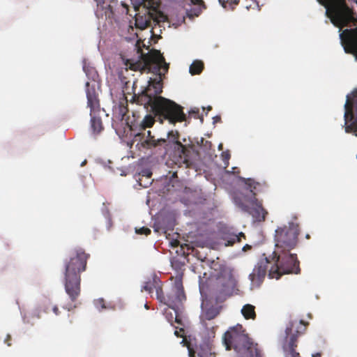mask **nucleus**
Returning <instances> with one entry per match:
<instances>
[{
	"mask_svg": "<svg viewBox=\"0 0 357 357\" xmlns=\"http://www.w3.org/2000/svg\"><path fill=\"white\" fill-rule=\"evenodd\" d=\"M162 78H150L147 86L138 94H134L132 102L143 105L151 111L160 123L167 120L169 123L185 121L186 116L183 107L169 99L160 96L162 93Z\"/></svg>",
	"mask_w": 357,
	"mask_h": 357,
	"instance_id": "f257e3e1",
	"label": "nucleus"
},
{
	"mask_svg": "<svg viewBox=\"0 0 357 357\" xmlns=\"http://www.w3.org/2000/svg\"><path fill=\"white\" fill-rule=\"evenodd\" d=\"M89 257L84 249L77 248L64 262V288L72 302L76 301L81 294V273L86 271Z\"/></svg>",
	"mask_w": 357,
	"mask_h": 357,
	"instance_id": "f03ea898",
	"label": "nucleus"
},
{
	"mask_svg": "<svg viewBox=\"0 0 357 357\" xmlns=\"http://www.w3.org/2000/svg\"><path fill=\"white\" fill-rule=\"evenodd\" d=\"M227 350L233 349L238 357H262L258 344L254 343L240 324L231 327L223 336Z\"/></svg>",
	"mask_w": 357,
	"mask_h": 357,
	"instance_id": "7ed1b4c3",
	"label": "nucleus"
},
{
	"mask_svg": "<svg viewBox=\"0 0 357 357\" xmlns=\"http://www.w3.org/2000/svg\"><path fill=\"white\" fill-rule=\"evenodd\" d=\"M241 181L246 185V189L251 192V196H244L243 199H236V203L242 211L249 213L253 218L258 222L264 221L268 214L266 210L262 206V203L256 198L259 192H263L266 188V182L259 183L252 178H241Z\"/></svg>",
	"mask_w": 357,
	"mask_h": 357,
	"instance_id": "20e7f679",
	"label": "nucleus"
},
{
	"mask_svg": "<svg viewBox=\"0 0 357 357\" xmlns=\"http://www.w3.org/2000/svg\"><path fill=\"white\" fill-rule=\"evenodd\" d=\"M126 65L134 71H147L158 76L159 79L165 76L169 70V63L165 62L164 56L159 50H153L148 54H142V60L133 61L128 60Z\"/></svg>",
	"mask_w": 357,
	"mask_h": 357,
	"instance_id": "39448f33",
	"label": "nucleus"
},
{
	"mask_svg": "<svg viewBox=\"0 0 357 357\" xmlns=\"http://www.w3.org/2000/svg\"><path fill=\"white\" fill-rule=\"evenodd\" d=\"M272 257V264L269 269L270 278L279 279L282 275L300 273L299 261L296 254L291 251H284L279 253L274 250Z\"/></svg>",
	"mask_w": 357,
	"mask_h": 357,
	"instance_id": "423d86ee",
	"label": "nucleus"
},
{
	"mask_svg": "<svg viewBox=\"0 0 357 357\" xmlns=\"http://www.w3.org/2000/svg\"><path fill=\"white\" fill-rule=\"evenodd\" d=\"M326 8V14L332 23L340 28L346 26L353 20V12L346 0H317Z\"/></svg>",
	"mask_w": 357,
	"mask_h": 357,
	"instance_id": "0eeeda50",
	"label": "nucleus"
},
{
	"mask_svg": "<svg viewBox=\"0 0 357 357\" xmlns=\"http://www.w3.org/2000/svg\"><path fill=\"white\" fill-rule=\"evenodd\" d=\"M299 233V225L296 222H291L288 225L278 227L275 230L274 236L275 250L282 253L294 249L298 243Z\"/></svg>",
	"mask_w": 357,
	"mask_h": 357,
	"instance_id": "6e6552de",
	"label": "nucleus"
},
{
	"mask_svg": "<svg viewBox=\"0 0 357 357\" xmlns=\"http://www.w3.org/2000/svg\"><path fill=\"white\" fill-rule=\"evenodd\" d=\"M344 108V130L357 136V89L347 95Z\"/></svg>",
	"mask_w": 357,
	"mask_h": 357,
	"instance_id": "1a4fd4ad",
	"label": "nucleus"
},
{
	"mask_svg": "<svg viewBox=\"0 0 357 357\" xmlns=\"http://www.w3.org/2000/svg\"><path fill=\"white\" fill-rule=\"evenodd\" d=\"M86 93L87 98V105L91 109V126L94 133L98 134L103 130L102 120L96 117L95 113L100 108L98 95L94 84L91 85L89 82L86 83Z\"/></svg>",
	"mask_w": 357,
	"mask_h": 357,
	"instance_id": "9d476101",
	"label": "nucleus"
},
{
	"mask_svg": "<svg viewBox=\"0 0 357 357\" xmlns=\"http://www.w3.org/2000/svg\"><path fill=\"white\" fill-rule=\"evenodd\" d=\"M236 288V280L231 274L218 277L213 294L217 303H222L231 296Z\"/></svg>",
	"mask_w": 357,
	"mask_h": 357,
	"instance_id": "9b49d317",
	"label": "nucleus"
},
{
	"mask_svg": "<svg viewBox=\"0 0 357 357\" xmlns=\"http://www.w3.org/2000/svg\"><path fill=\"white\" fill-rule=\"evenodd\" d=\"M185 300L186 296L182 279L181 278H177L174 281L171 292L167 295L165 305L176 310V308ZM175 312H176V311Z\"/></svg>",
	"mask_w": 357,
	"mask_h": 357,
	"instance_id": "f8f14e48",
	"label": "nucleus"
},
{
	"mask_svg": "<svg viewBox=\"0 0 357 357\" xmlns=\"http://www.w3.org/2000/svg\"><path fill=\"white\" fill-rule=\"evenodd\" d=\"M272 264V258L264 257L259 260L252 272L250 274V279L253 283L260 284L264 280L267 273L269 274V269Z\"/></svg>",
	"mask_w": 357,
	"mask_h": 357,
	"instance_id": "ddd939ff",
	"label": "nucleus"
},
{
	"mask_svg": "<svg viewBox=\"0 0 357 357\" xmlns=\"http://www.w3.org/2000/svg\"><path fill=\"white\" fill-rule=\"evenodd\" d=\"M340 36H344L345 52L353 54L357 61V27L346 29Z\"/></svg>",
	"mask_w": 357,
	"mask_h": 357,
	"instance_id": "4468645a",
	"label": "nucleus"
},
{
	"mask_svg": "<svg viewBox=\"0 0 357 357\" xmlns=\"http://www.w3.org/2000/svg\"><path fill=\"white\" fill-rule=\"evenodd\" d=\"M191 3L197 6L198 7L196 8L190 9L188 12V15L189 17H197L200 15L202 11L206 8V6L204 4V2L203 0H190Z\"/></svg>",
	"mask_w": 357,
	"mask_h": 357,
	"instance_id": "2eb2a0df",
	"label": "nucleus"
},
{
	"mask_svg": "<svg viewBox=\"0 0 357 357\" xmlns=\"http://www.w3.org/2000/svg\"><path fill=\"white\" fill-rule=\"evenodd\" d=\"M241 314L245 319L255 320L257 317L255 307L251 304H245L241 309Z\"/></svg>",
	"mask_w": 357,
	"mask_h": 357,
	"instance_id": "dca6fc26",
	"label": "nucleus"
},
{
	"mask_svg": "<svg viewBox=\"0 0 357 357\" xmlns=\"http://www.w3.org/2000/svg\"><path fill=\"white\" fill-rule=\"evenodd\" d=\"M147 134H148L147 139H145L142 142V146L144 147H146V148L155 147L158 145H160L162 143H165L166 142V140L165 139H160L155 140L154 139V137L151 136V131H148Z\"/></svg>",
	"mask_w": 357,
	"mask_h": 357,
	"instance_id": "f3484780",
	"label": "nucleus"
},
{
	"mask_svg": "<svg viewBox=\"0 0 357 357\" xmlns=\"http://www.w3.org/2000/svg\"><path fill=\"white\" fill-rule=\"evenodd\" d=\"M197 354L199 357H215V353L211 352L207 344L201 345L197 348Z\"/></svg>",
	"mask_w": 357,
	"mask_h": 357,
	"instance_id": "a211bd4d",
	"label": "nucleus"
},
{
	"mask_svg": "<svg viewBox=\"0 0 357 357\" xmlns=\"http://www.w3.org/2000/svg\"><path fill=\"white\" fill-rule=\"evenodd\" d=\"M204 69V63L202 61L196 60L190 66V73L192 75H199Z\"/></svg>",
	"mask_w": 357,
	"mask_h": 357,
	"instance_id": "6ab92c4d",
	"label": "nucleus"
},
{
	"mask_svg": "<svg viewBox=\"0 0 357 357\" xmlns=\"http://www.w3.org/2000/svg\"><path fill=\"white\" fill-rule=\"evenodd\" d=\"M155 118H156L155 116H153L151 114H146L140 122V128L144 130L147 128L152 127L155 123Z\"/></svg>",
	"mask_w": 357,
	"mask_h": 357,
	"instance_id": "aec40b11",
	"label": "nucleus"
},
{
	"mask_svg": "<svg viewBox=\"0 0 357 357\" xmlns=\"http://www.w3.org/2000/svg\"><path fill=\"white\" fill-rule=\"evenodd\" d=\"M158 282H161V281L157 278H154L153 280L146 282L143 286L142 291L144 290L149 294H151L153 291L156 289Z\"/></svg>",
	"mask_w": 357,
	"mask_h": 357,
	"instance_id": "412c9836",
	"label": "nucleus"
},
{
	"mask_svg": "<svg viewBox=\"0 0 357 357\" xmlns=\"http://www.w3.org/2000/svg\"><path fill=\"white\" fill-rule=\"evenodd\" d=\"M218 1L225 9L228 10H234L239 2L238 0H218Z\"/></svg>",
	"mask_w": 357,
	"mask_h": 357,
	"instance_id": "4be33fe9",
	"label": "nucleus"
},
{
	"mask_svg": "<svg viewBox=\"0 0 357 357\" xmlns=\"http://www.w3.org/2000/svg\"><path fill=\"white\" fill-rule=\"evenodd\" d=\"M219 314V311L215 307L207 309L203 314L202 317L206 320H211L215 318Z\"/></svg>",
	"mask_w": 357,
	"mask_h": 357,
	"instance_id": "5701e85b",
	"label": "nucleus"
},
{
	"mask_svg": "<svg viewBox=\"0 0 357 357\" xmlns=\"http://www.w3.org/2000/svg\"><path fill=\"white\" fill-rule=\"evenodd\" d=\"M155 290V293H156L157 299L160 303L165 304L167 296L164 295L162 288V282H158V284H156V289Z\"/></svg>",
	"mask_w": 357,
	"mask_h": 357,
	"instance_id": "b1692460",
	"label": "nucleus"
},
{
	"mask_svg": "<svg viewBox=\"0 0 357 357\" xmlns=\"http://www.w3.org/2000/svg\"><path fill=\"white\" fill-rule=\"evenodd\" d=\"M179 134L177 131H170L168 132V138L172 140L174 144L185 149V146L178 140Z\"/></svg>",
	"mask_w": 357,
	"mask_h": 357,
	"instance_id": "393cba45",
	"label": "nucleus"
},
{
	"mask_svg": "<svg viewBox=\"0 0 357 357\" xmlns=\"http://www.w3.org/2000/svg\"><path fill=\"white\" fill-rule=\"evenodd\" d=\"M297 347V335L293 334L290 337V340L289 342V352H292L293 351H296V347Z\"/></svg>",
	"mask_w": 357,
	"mask_h": 357,
	"instance_id": "a878e982",
	"label": "nucleus"
},
{
	"mask_svg": "<svg viewBox=\"0 0 357 357\" xmlns=\"http://www.w3.org/2000/svg\"><path fill=\"white\" fill-rule=\"evenodd\" d=\"M135 232L137 234H144L146 236H148L151 234V231L149 228L148 227H142L141 228H136L135 229Z\"/></svg>",
	"mask_w": 357,
	"mask_h": 357,
	"instance_id": "bb28decb",
	"label": "nucleus"
},
{
	"mask_svg": "<svg viewBox=\"0 0 357 357\" xmlns=\"http://www.w3.org/2000/svg\"><path fill=\"white\" fill-rule=\"evenodd\" d=\"M199 110L198 108H194V109H192L189 113H190V114L193 115V117L195 119H200L201 121L203 122V117L199 116Z\"/></svg>",
	"mask_w": 357,
	"mask_h": 357,
	"instance_id": "cd10ccee",
	"label": "nucleus"
},
{
	"mask_svg": "<svg viewBox=\"0 0 357 357\" xmlns=\"http://www.w3.org/2000/svg\"><path fill=\"white\" fill-rule=\"evenodd\" d=\"M128 112V109L127 108V106H124V105L119 106V113L121 116V119H124V118Z\"/></svg>",
	"mask_w": 357,
	"mask_h": 357,
	"instance_id": "c85d7f7f",
	"label": "nucleus"
},
{
	"mask_svg": "<svg viewBox=\"0 0 357 357\" xmlns=\"http://www.w3.org/2000/svg\"><path fill=\"white\" fill-rule=\"evenodd\" d=\"M86 73L87 76H90L93 80H96V78L98 77V75L97 72L94 69L89 70L88 71H86Z\"/></svg>",
	"mask_w": 357,
	"mask_h": 357,
	"instance_id": "c756f323",
	"label": "nucleus"
},
{
	"mask_svg": "<svg viewBox=\"0 0 357 357\" xmlns=\"http://www.w3.org/2000/svg\"><path fill=\"white\" fill-rule=\"evenodd\" d=\"M222 157L225 164L227 165L229 163L228 161L230 158V154L228 152H223L222 153Z\"/></svg>",
	"mask_w": 357,
	"mask_h": 357,
	"instance_id": "7c9ffc66",
	"label": "nucleus"
},
{
	"mask_svg": "<svg viewBox=\"0 0 357 357\" xmlns=\"http://www.w3.org/2000/svg\"><path fill=\"white\" fill-rule=\"evenodd\" d=\"M297 324V323L291 322L290 324V326L287 327L285 332L287 335H290L292 333L293 328L294 326V324Z\"/></svg>",
	"mask_w": 357,
	"mask_h": 357,
	"instance_id": "2f4dec72",
	"label": "nucleus"
},
{
	"mask_svg": "<svg viewBox=\"0 0 357 357\" xmlns=\"http://www.w3.org/2000/svg\"><path fill=\"white\" fill-rule=\"evenodd\" d=\"M183 333H184V329L182 328H180L179 331H177V330H176L174 331V335L176 336H177L178 337H183Z\"/></svg>",
	"mask_w": 357,
	"mask_h": 357,
	"instance_id": "473e14b6",
	"label": "nucleus"
},
{
	"mask_svg": "<svg viewBox=\"0 0 357 357\" xmlns=\"http://www.w3.org/2000/svg\"><path fill=\"white\" fill-rule=\"evenodd\" d=\"M151 175H152L151 172H149L148 171H144V172H143V174H142V176H146L147 178H151Z\"/></svg>",
	"mask_w": 357,
	"mask_h": 357,
	"instance_id": "72a5a7b5",
	"label": "nucleus"
},
{
	"mask_svg": "<svg viewBox=\"0 0 357 357\" xmlns=\"http://www.w3.org/2000/svg\"><path fill=\"white\" fill-rule=\"evenodd\" d=\"M243 237L244 238H245V234L243 233V232H241L239 233V235L238 236H235V239L237 241H241V237Z\"/></svg>",
	"mask_w": 357,
	"mask_h": 357,
	"instance_id": "f704fd0d",
	"label": "nucleus"
},
{
	"mask_svg": "<svg viewBox=\"0 0 357 357\" xmlns=\"http://www.w3.org/2000/svg\"><path fill=\"white\" fill-rule=\"evenodd\" d=\"M10 340H11V336L10 335H8L5 340V342L8 344V346L11 345V343L10 342Z\"/></svg>",
	"mask_w": 357,
	"mask_h": 357,
	"instance_id": "c9c22d12",
	"label": "nucleus"
},
{
	"mask_svg": "<svg viewBox=\"0 0 357 357\" xmlns=\"http://www.w3.org/2000/svg\"><path fill=\"white\" fill-rule=\"evenodd\" d=\"M290 354L291 357H301L299 354L296 351H293L292 352L290 353Z\"/></svg>",
	"mask_w": 357,
	"mask_h": 357,
	"instance_id": "e433bc0d",
	"label": "nucleus"
},
{
	"mask_svg": "<svg viewBox=\"0 0 357 357\" xmlns=\"http://www.w3.org/2000/svg\"><path fill=\"white\" fill-rule=\"evenodd\" d=\"M52 310H53L54 313L56 315H59V308H58V307H57V306H54Z\"/></svg>",
	"mask_w": 357,
	"mask_h": 357,
	"instance_id": "4c0bfd02",
	"label": "nucleus"
},
{
	"mask_svg": "<svg viewBox=\"0 0 357 357\" xmlns=\"http://www.w3.org/2000/svg\"><path fill=\"white\" fill-rule=\"evenodd\" d=\"M174 321L176 322L177 324H180V325H182L181 319L178 318V317L176 314V316L174 317Z\"/></svg>",
	"mask_w": 357,
	"mask_h": 357,
	"instance_id": "58836bf2",
	"label": "nucleus"
},
{
	"mask_svg": "<svg viewBox=\"0 0 357 357\" xmlns=\"http://www.w3.org/2000/svg\"><path fill=\"white\" fill-rule=\"evenodd\" d=\"M196 353H197V351H195L192 349H189V354H190V357H195V355Z\"/></svg>",
	"mask_w": 357,
	"mask_h": 357,
	"instance_id": "ea45409f",
	"label": "nucleus"
},
{
	"mask_svg": "<svg viewBox=\"0 0 357 357\" xmlns=\"http://www.w3.org/2000/svg\"><path fill=\"white\" fill-rule=\"evenodd\" d=\"M171 243L173 247H177L179 245V241L177 240H175V241H172Z\"/></svg>",
	"mask_w": 357,
	"mask_h": 357,
	"instance_id": "a19ab883",
	"label": "nucleus"
},
{
	"mask_svg": "<svg viewBox=\"0 0 357 357\" xmlns=\"http://www.w3.org/2000/svg\"><path fill=\"white\" fill-rule=\"evenodd\" d=\"M98 303L101 304V306H102V308L105 307L103 299L99 300Z\"/></svg>",
	"mask_w": 357,
	"mask_h": 357,
	"instance_id": "79ce46f5",
	"label": "nucleus"
},
{
	"mask_svg": "<svg viewBox=\"0 0 357 357\" xmlns=\"http://www.w3.org/2000/svg\"><path fill=\"white\" fill-rule=\"evenodd\" d=\"M214 119V122H217L218 121H220V116H215L213 118Z\"/></svg>",
	"mask_w": 357,
	"mask_h": 357,
	"instance_id": "37998d69",
	"label": "nucleus"
},
{
	"mask_svg": "<svg viewBox=\"0 0 357 357\" xmlns=\"http://www.w3.org/2000/svg\"><path fill=\"white\" fill-rule=\"evenodd\" d=\"M150 183H151V182H149L147 184L143 185V187L146 188V187H148V184H150ZM139 184L141 185H142V184L141 183Z\"/></svg>",
	"mask_w": 357,
	"mask_h": 357,
	"instance_id": "c03bdc74",
	"label": "nucleus"
},
{
	"mask_svg": "<svg viewBox=\"0 0 357 357\" xmlns=\"http://www.w3.org/2000/svg\"><path fill=\"white\" fill-rule=\"evenodd\" d=\"M305 238H306V239H310V235L309 234H307L305 235Z\"/></svg>",
	"mask_w": 357,
	"mask_h": 357,
	"instance_id": "a18cd8bd",
	"label": "nucleus"
},
{
	"mask_svg": "<svg viewBox=\"0 0 357 357\" xmlns=\"http://www.w3.org/2000/svg\"><path fill=\"white\" fill-rule=\"evenodd\" d=\"M86 163V160H85L84 162H82L81 166H84Z\"/></svg>",
	"mask_w": 357,
	"mask_h": 357,
	"instance_id": "49530a36",
	"label": "nucleus"
},
{
	"mask_svg": "<svg viewBox=\"0 0 357 357\" xmlns=\"http://www.w3.org/2000/svg\"><path fill=\"white\" fill-rule=\"evenodd\" d=\"M303 324V321L302 320H301V321H300L298 322V324H299L301 326H302Z\"/></svg>",
	"mask_w": 357,
	"mask_h": 357,
	"instance_id": "de8ad7c7",
	"label": "nucleus"
},
{
	"mask_svg": "<svg viewBox=\"0 0 357 357\" xmlns=\"http://www.w3.org/2000/svg\"><path fill=\"white\" fill-rule=\"evenodd\" d=\"M169 322H170V324H171L172 325H173V320H172V319H169Z\"/></svg>",
	"mask_w": 357,
	"mask_h": 357,
	"instance_id": "09e8293b",
	"label": "nucleus"
},
{
	"mask_svg": "<svg viewBox=\"0 0 357 357\" xmlns=\"http://www.w3.org/2000/svg\"><path fill=\"white\" fill-rule=\"evenodd\" d=\"M207 109H208V111H209V110L212 109V107L211 106H208Z\"/></svg>",
	"mask_w": 357,
	"mask_h": 357,
	"instance_id": "8fccbe9b",
	"label": "nucleus"
},
{
	"mask_svg": "<svg viewBox=\"0 0 357 357\" xmlns=\"http://www.w3.org/2000/svg\"><path fill=\"white\" fill-rule=\"evenodd\" d=\"M145 307H146V309H149V306H148V305H147V304H146V305H145Z\"/></svg>",
	"mask_w": 357,
	"mask_h": 357,
	"instance_id": "3c124183",
	"label": "nucleus"
},
{
	"mask_svg": "<svg viewBox=\"0 0 357 357\" xmlns=\"http://www.w3.org/2000/svg\"><path fill=\"white\" fill-rule=\"evenodd\" d=\"M356 158H357V155H356Z\"/></svg>",
	"mask_w": 357,
	"mask_h": 357,
	"instance_id": "603ef678",
	"label": "nucleus"
}]
</instances>
